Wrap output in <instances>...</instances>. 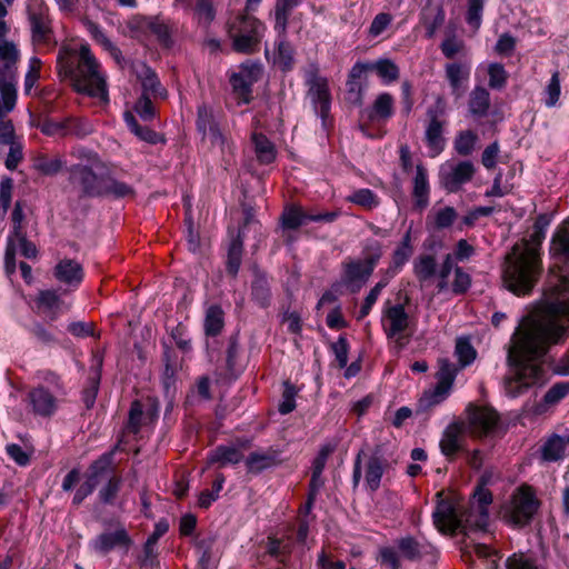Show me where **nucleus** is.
<instances>
[{"label": "nucleus", "instance_id": "obj_1", "mask_svg": "<svg viewBox=\"0 0 569 569\" xmlns=\"http://www.w3.org/2000/svg\"><path fill=\"white\" fill-rule=\"evenodd\" d=\"M550 251L559 264V273L550 278L545 292L546 311L551 318L532 322L509 348L507 362L512 373L505 377L503 387L510 398L546 383V370L533 361L542 358L551 345L559 343L567 331V327L558 323L556 318L569 322V220L558 227Z\"/></svg>", "mask_w": 569, "mask_h": 569}, {"label": "nucleus", "instance_id": "obj_2", "mask_svg": "<svg viewBox=\"0 0 569 569\" xmlns=\"http://www.w3.org/2000/svg\"><path fill=\"white\" fill-rule=\"evenodd\" d=\"M58 70L73 82L77 92L108 101L106 80L99 72V63L88 46H81L79 56L63 48L57 58Z\"/></svg>", "mask_w": 569, "mask_h": 569}, {"label": "nucleus", "instance_id": "obj_3", "mask_svg": "<svg viewBox=\"0 0 569 569\" xmlns=\"http://www.w3.org/2000/svg\"><path fill=\"white\" fill-rule=\"evenodd\" d=\"M540 273L539 252L526 243L523 247L515 246L512 248V253L507 257L502 279L509 291L517 296H525L531 292Z\"/></svg>", "mask_w": 569, "mask_h": 569}, {"label": "nucleus", "instance_id": "obj_4", "mask_svg": "<svg viewBox=\"0 0 569 569\" xmlns=\"http://www.w3.org/2000/svg\"><path fill=\"white\" fill-rule=\"evenodd\" d=\"M227 29L236 52L250 54L259 51L264 26L257 18L247 13L238 14L227 23Z\"/></svg>", "mask_w": 569, "mask_h": 569}, {"label": "nucleus", "instance_id": "obj_5", "mask_svg": "<svg viewBox=\"0 0 569 569\" xmlns=\"http://www.w3.org/2000/svg\"><path fill=\"white\" fill-rule=\"evenodd\" d=\"M363 259L345 263L343 282L353 284L363 283L372 274L377 263L382 257L381 243L377 240L368 241L362 251Z\"/></svg>", "mask_w": 569, "mask_h": 569}, {"label": "nucleus", "instance_id": "obj_6", "mask_svg": "<svg viewBox=\"0 0 569 569\" xmlns=\"http://www.w3.org/2000/svg\"><path fill=\"white\" fill-rule=\"evenodd\" d=\"M0 59L4 62L0 67V93L10 109L14 108L17 101L12 69L19 60V50L12 41L0 40Z\"/></svg>", "mask_w": 569, "mask_h": 569}, {"label": "nucleus", "instance_id": "obj_7", "mask_svg": "<svg viewBox=\"0 0 569 569\" xmlns=\"http://www.w3.org/2000/svg\"><path fill=\"white\" fill-rule=\"evenodd\" d=\"M540 507V501L529 486L518 488L511 498L506 517L517 527H525L531 522Z\"/></svg>", "mask_w": 569, "mask_h": 569}, {"label": "nucleus", "instance_id": "obj_8", "mask_svg": "<svg viewBox=\"0 0 569 569\" xmlns=\"http://www.w3.org/2000/svg\"><path fill=\"white\" fill-rule=\"evenodd\" d=\"M466 517L467 512H462L449 499H440L432 515L433 522L440 531H461L468 535L472 529H470V525L466 521Z\"/></svg>", "mask_w": 569, "mask_h": 569}, {"label": "nucleus", "instance_id": "obj_9", "mask_svg": "<svg viewBox=\"0 0 569 569\" xmlns=\"http://www.w3.org/2000/svg\"><path fill=\"white\" fill-rule=\"evenodd\" d=\"M446 116V101L442 97H438L432 106L427 109L428 126L425 132V139L428 148L435 152L440 153L445 148L443 129L446 121L442 119Z\"/></svg>", "mask_w": 569, "mask_h": 569}, {"label": "nucleus", "instance_id": "obj_10", "mask_svg": "<svg viewBox=\"0 0 569 569\" xmlns=\"http://www.w3.org/2000/svg\"><path fill=\"white\" fill-rule=\"evenodd\" d=\"M106 174H97L86 164H74L69 169V181L80 189V197H102Z\"/></svg>", "mask_w": 569, "mask_h": 569}, {"label": "nucleus", "instance_id": "obj_11", "mask_svg": "<svg viewBox=\"0 0 569 569\" xmlns=\"http://www.w3.org/2000/svg\"><path fill=\"white\" fill-rule=\"evenodd\" d=\"M467 420L470 433L487 436L492 433L499 423V415L488 407H479L470 403L467 408Z\"/></svg>", "mask_w": 569, "mask_h": 569}, {"label": "nucleus", "instance_id": "obj_12", "mask_svg": "<svg viewBox=\"0 0 569 569\" xmlns=\"http://www.w3.org/2000/svg\"><path fill=\"white\" fill-rule=\"evenodd\" d=\"M262 69L258 63H243L238 72L230 76V84L233 92L242 99L244 103L251 101L252 86L259 81Z\"/></svg>", "mask_w": 569, "mask_h": 569}, {"label": "nucleus", "instance_id": "obj_13", "mask_svg": "<svg viewBox=\"0 0 569 569\" xmlns=\"http://www.w3.org/2000/svg\"><path fill=\"white\" fill-rule=\"evenodd\" d=\"M492 502L491 492L478 486L472 495L471 508L467 512L466 521L472 531H485L488 525V506Z\"/></svg>", "mask_w": 569, "mask_h": 569}, {"label": "nucleus", "instance_id": "obj_14", "mask_svg": "<svg viewBox=\"0 0 569 569\" xmlns=\"http://www.w3.org/2000/svg\"><path fill=\"white\" fill-rule=\"evenodd\" d=\"M132 546V539L122 525H118L114 531H104L98 535L91 542L92 549L106 556L116 548L124 549L127 552Z\"/></svg>", "mask_w": 569, "mask_h": 569}, {"label": "nucleus", "instance_id": "obj_15", "mask_svg": "<svg viewBox=\"0 0 569 569\" xmlns=\"http://www.w3.org/2000/svg\"><path fill=\"white\" fill-rule=\"evenodd\" d=\"M306 84L316 111L325 120L329 114L331 102L327 79L320 77L317 71H311L307 76Z\"/></svg>", "mask_w": 569, "mask_h": 569}, {"label": "nucleus", "instance_id": "obj_16", "mask_svg": "<svg viewBox=\"0 0 569 569\" xmlns=\"http://www.w3.org/2000/svg\"><path fill=\"white\" fill-rule=\"evenodd\" d=\"M48 9L43 0H30L28 6V18L31 27L32 41L37 43L47 42L52 32L49 23Z\"/></svg>", "mask_w": 569, "mask_h": 569}, {"label": "nucleus", "instance_id": "obj_17", "mask_svg": "<svg viewBox=\"0 0 569 569\" xmlns=\"http://www.w3.org/2000/svg\"><path fill=\"white\" fill-rule=\"evenodd\" d=\"M131 71L141 82L142 93L154 98L164 99L168 96L167 89L161 84L156 71L142 61L130 62Z\"/></svg>", "mask_w": 569, "mask_h": 569}, {"label": "nucleus", "instance_id": "obj_18", "mask_svg": "<svg viewBox=\"0 0 569 569\" xmlns=\"http://www.w3.org/2000/svg\"><path fill=\"white\" fill-rule=\"evenodd\" d=\"M251 272L250 298L258 307L267 309L270 307L272 299L268 273L258 264L251 267Z\"/></svg>", "mask_w": 569, "mask_h": 569}, {"label": "nucleus", "instance_id": "obj_19", "mask_svg": "<svg viewBox=\"0 0 569 569\" xmlns=\"http://www.w3.org/2000/svg\"><path fill=\"white\" fill-rule=\"evenodd\" d=\"M196 126L197 130L202 134V138L209 134L213 144H218L222 149L224 148L227 138L221 132L212 109L207 104H201L198 107Z\"/></svg>", "mask_w": 569, "mask_h": 569}, {"label": "nucleus", "instance_id": "obj_20", "mask_svg": "<svg viewBox=\"0 0 569 569\" xmlns=\"http://www.w3.org/2000/svg\"><path fill=\"white\" fill-rule=\"evenodd\" d=\"M476 172L471 161H460L448 172H441V183L448 192H457L461 187L469 182Z\"/></svg>", "mask_w": 569, "mask_h": 569}, {"label": "nucleus", "instance_id": "obj_21", "mask_svg": "<svg viewBox=\"0 0 569 569\" xmlns=\"http://www.w3.org/2000/svg\"><path fill=\"white\" fill-rule=\"evenodd\" d=\"M57 393L44 386H38L29 391L28 402L34 415L50 417L57 410Z\"/></svg>", "mask_w": 569, "mask_h": 569}, {"label": "nucleus", "instance_id": "obj_22", "mask_svg": "<svg viewBox=\"0 0 569 569\" xmlns=\"http://www.w3.org/2000/svg\"><path fill=\"white\" fill-rule=\"evenodd\" d=\"M408 302L409 297L406 296L405 303H397L385 308L383 318L389 322V325L385 327V333L388 339H393L396 336L403 333L409 327V315L405 308V305Z\"/></svg>", "mask_w": 569, "mask_h": 569}, {"label": "nucleus", "instance_id": "obj_23", "mask_svg": "<svg viewBox=\"0 0 569 569\" xmlns=\"http://www.w3.org/2000/svg\"><path fill=\"white\" fill-rule=\"evenodd\" d=\"M393 102V97L390 93H380L371 107L361 110L360 120L377 123L386 122L395 113Z\"/></svg>", "mask_w": 569, "mask_h": 569}, {"label": "nucleus", "instance_id": "obj_24", "mask_svg": "<svg viewBox=\"0 0 569 569\" xmlns=\"http://www.w3.org/2000/svg\"><path fill=\"white\" fill-rule=\"evenodd\" d=\"M400 556L410 562L421 561L425 557L432 555L435 548L430 543L420 542L412 536H405L396 541Z\"/></svg>", "mask_w": 569, "mask_h": 569}, {"label": "nucleus", "instance_id": "obj_25", "mask_svg": "<svg viewBox=\"0 0 569 569\" xmlns=\"http://www.w3.org/2000/svg\"><path fill=\"white\" fill-rule=\"evenodd\" d=\"M387 465L388 461L383 458L381 446H376L366 465L365 479L370 491L375 492L379 489Z\"/></svg>", "mask_w": 569, "mask_h": 569}, {"label": "nucleus", "instance_id": "obj_26", "mask_svg": "<svg viewBox=\"0 0 569 569\" xmlns=\"http://www.w3.org/2000/svg\"><path fill=\"white\" fill-rule=\"evenodd\" d=\"M54 278L70 287H79L84 273L82 266L73 259H62L53 269Z\"/></svg>", "mask_w": 569, "mask_h": 569}, {"label": "nucleus", "instance_id": "obj_27", "mask_svg": "<svg viewBox=\"0 0 569 569\" xmlns=\"http://www.w3.org/2000/svg\"><path fill=\"white\" fill-rule=\"evenodd\" d=\"M466 429L467 427L463 421H455L445 429L440 440V449L448 459L452 460L461 449L460 438Z\"/></svg>", "mask_w": 569, "mask_h": 569}, {"label": "nucleus", "instance_id": "obj_28", "mask_svg": "<svg viewBox=\"0 0 569 569\" xmlns=\"http://www.w3.org/2000/svg\"><path fill=\"white\" fill-rule=\"evenodd\" d=\"M243 459V453L236 447L220 445L208 455V465L217 463L220 468L237 465Z\"/></svg>", "mask_w": 569, "mask_h": 569}, {"label": "nucleus", "instance_id": "obj_29", "mask_svg": "<svg viewBox=\"0 0 569 569\" xmlns=\"http://www.w3.org/2000/svg\"><path fill=\"white\" fill-rule=\"evenodd\" d=\"M569 396V381H559L552 385L543 395L541 402L536 406L535 413H543L548 408L558 405Z\"/></svg>", "mask_w": 569, "mask_h": 569}, {"label": "nucleus", "instance_id": "obj_30", "mask_svg": "<svg viewBox=\"0 0 569 569\" xmlns=\"http://www.w3.org/2000/svg\"><path fill=\"white\" fill-rule=\"evenodd\" d=\"M123 119L130 131L137 136L140 140L150 144L163 143L166 139L162 134L156 132L147 126H140L131 111L123 113Z\"/></svg>", "mask_w": 569, "mask_h": 569}, {"label": "nucleus", "instance_id": "obj_31", "mask_svg": "<svg viewBox=\"0 0 569 569\" xmlns=\"http://www.w3.org/2000/svg\"><path fill=\"white\" fill-rule=\"evenodd\" d=\"M242 253H243V237L242 231L239 230L238 234L232 238L229 243L227 261H226V270L228 274L232 278L238 276L241 262H242Z\"/></svg>", "mask_w": 569, "mask_h": 569}, {"label": "nucleus", "instance_id": "obj_32", "mask_svg": "<svg viewBox=\"0 0 569 569\" xmlns=\"http://www.w3.org/2000/svg\"><path fill=\"white\" fill-rule=\"evenodd\" d=\"M224 327V312L219 305H211L206 310L203 330L207 337L219 336Z\"/></svg>", "mask_w": 569, "mask_h": 569}, {"label": "nucleus", "instance_id": "obj_33", "mask_svg": "<svg viewBox=\"0 0 569 569\" xmlns=\"http://www.w3.org/2000/svg\"><path fill=\"white\" fill-rule=\"evenodd\" d=\"M469 77V68L462 63L453 62L446 64V78L452 90V94L460 98L463 93L461 84Z\"/></svg>", "mask_w": 569, "mask_h": 569}, {"label": "nucleus", "instance_id": "obj_34", "mask_svg": "<svg viewBox=\"0 0 569 569\" xmlns=\"http://www.w3.org/2000/svg\"><path fill=\"white\" fill-rule=\"evenodd\" d=\"M278 453L272 452H251L246 459L248 472L258 475L263 470L277 465Z\"/></svg>", "mask_w": 569, "mask_h": 569}, {"label": "nucleus", "instance_id": "obj_35", "mask_svg": "<svg viewBox=\"0 0 569 569\" xmlns=\"http://www.w3.org/2000/svg\"><path fill=\"white\" fill-rule=\"evenodd\" d=\"M413 197L416 198V206L420 209L427 207L429 201V183L427 170L422 164L417 166V172L413 180Z\"/></svg>", "mask_w": 569, "mask_h": 569}, {"label": "nucleus", "instance_id": "obj_36", "mask_svg": "<svg viewBox=\"0 0 569 569\" xmlns=\"http://www.w3.org/2000/svg\"><path fill=\"white\" fill-rule=\"evenodd\" d=\"M309 217L310 213H306L300 207L289 206L280 217L281 228L283 230H297L310 221Z\"/></svg>", "mask_w": 569, "mask_h": 569}, {"label": "nucleus", "instance_id": "obj_37", "mask_svg": "<svg viewBox=\"0 0 569 569\" xmlns=\"http://www.w3.org/2000/svg\"><path fill=\"white\" fill-rule=\"evenodd\" d=\"M252 142L258 161L261 164H269L276 159L273 143L263 133H253Z\"/></svg>", "mask_w": 569, "mask_h": 569}, {"label": "nucleus", "instance_id": "obj_38", "mask_svg": "<svg viewBox=\"0 0 569 569\" xmlns=\"http://www.w3.org/2000/svg\"><path fill=\"white\" fill-rule=\"evenodd\" d=\"M445 21V10L441 6H427L422 10V22L426 27V36L432 38L437 29Z\"/></svg>", "mask_w": 569, "mask_h": 569}, {"label": "nucleus", "instance_id": "obj_39", "mask_svg": "<svg viewBox=\"0 0 569 569\" xmlns=\"http://www.w3.org/2000/svg\"><path fill=\"white\" fill-rule=\"evenodd\" d=\"M490 107V94L483 87H476L469 99V111L477 117H485Z\"/></svg>", "mask_w": 569, "mask_h": 569}, {"label": "nucleus", "instance_id": "obj_40", "mask_svg": "<svg viewBox=\"0 0 569 569\" xmlns=\"http://www.w3.org/2000/svg\"><path fill=\"white\" fill-rule=\"evenodd\" d=\"M372 70L386 84L397 81L400 77L399 67L390 59L383 58L371 62Z\"/></svg>", "mask_w": 569, "mask_h": 569}, {"label": "nucleus", "instance_id": "obj_41", "mask_svg": "<svg viewBox=\"0 0 569 569\" xmlns=\"http://www.w3.org/2000/svg\"><path fill=\"white\" fill-rule=\"evenodd\" d=\"M413 272L420 282L437 274V261L433 254H420L413 262Z\"/></svg>", "mask_w": 569, "mask_h": 569}, {"label": "nucleus", "instance_id": "obj_42", "mask_svg": "<svg viewBox=\"0 0 569 569\" xmlns=\"http://www.w3.org/2000/svg\"><path fill=\"white\" fill-rule=\"evenodd\" d=\"M567 445L568 441L565 438L558 435H553L542 446L541 455L543 460L557 461L559 459H562L565 457Z\"/></svg>", "mask_w": 569, "mask_h": 569}, {"label": "nucleus", "instance_id": "obj_43", "mask_svg": "<svg viewBox=\"0 0 569 569\" xmlns=\"http://www.w3.org/2000/svg\"><path fill=\"white\" fill-rule=\"evenodd\" d=\"M102 197H113L116 199L132 197L134 189L126 182L119 181L109 174L104 176Z\"/></svg>", "mask_w": 569, "mask_h": 569}, {"label": "nucleus", "instance_id": "obj_44", "mask_svg": "<svg viewBox=\"0 0 569 569\" xmlns=\"http://www.w3.org/2000/svg\"><path fill=\"white\" fill-rule=\"evenodd\" d=\"M149 31L156 36L159 44L164 49H171L173 47L172 32L170 27L160 20L159 18H152V22L149 27Z\"/></svg>", "mask_w": 569, "mask_h": 569}, {"label": "nucleus", "instance_id": "obj_45", "mask_svg": "<svg viewBox=\"0 0 569 569\" xmlns=\"http://www.w3.org/2000/svg\"><path fill=\"white\" fill-rule=\"evenodd\" d=\"M455 355L458 358L460 367L463 368L473 362L477 351L468 337H459L456 340Z\"/></svg>", "mask_w": 569, "mask_h": 569}, {"label": "nucleus", "instance_id": "obj_46", "mask_svg": "<svg viewBox=\"0 0 569 569\" xmlns=\"http://www.w3.org/2000/svg\"><path fill=\"white\" fill-rule=\"evenodd\" d=\"M456 375V366L448 359L441 360L439 371L437 372L439 390L449 391L453 385Z\"/></svg>", "mask_w": 569, "mask_h": 569}, {"label": "nucleus", "instance_id": "obj_47", "mask_svg": "<svg viewBox=\"0 0 569 569\" xmlns=\"http://www.w3.org/2000/svg\"><path fill=\"white\" fill-rule=\"evenodd\" d=\"M13 108H10L6 104V101L2 99L0 101V143L2 144H12L14 143V127L11 120L4 121L3 118L6 113L12 111Z\"/></svg>", "mask_w": 569, "mask_h": 569}, {"label": "nucleus", "instance_id": "obj_48", "mask_svg": "<svg viewBox=\"0 0 569 569\" xmlns=\"http://www.w3.org/2000/svg\"><path fill=\"white\" fill-rule=\"evenodd\" d=\"M168 530H169V523L167 520L161 519L156 523L153 532L148 537V539L143 546L144 562L149 558L154 557V547H156L158 540L163 535H166L168 532Z\"/></svg>", "mask_w": 569, "mask_h": 569}, {"label": "nucleus", "instance_id": "obj_49", "mask_svg": "<svg viewBox=\"0 0 569 569\" xmlns=\"http://www.w3.org/2000/svg\"><path fill=\"white\" fill-rule=\"evenodd\" d=\"M449 391L439 390V386L436 385L435 389L431 391H426L423 396L419 399L417 406V413L427 412L432 407L439 405L441 401L446 399Z\"/></svg>", "mask_w": 569, "mask_h": 569}, {"label": "nucleus", "instance_id": "obj_50", "mask_svg": "<svg viewBox=\"0 0 569 569\" xmlns=\"http://www.w3.org/2000/svg\"><path fill=\"white\" fill-rule=\"evenodd\" d=\"M37 303L40 308L51 311V321L57 319L58 313L56 310L59 308L61 300L54 290L40 291L37 298Z\"/></svg>", "mask_w": 569, "mask_h": 569}, {"label": "nucleus", "instance_id": "obj_51", "mask_svg": "<svg viewBox=\"0 0 569 569\" xmlns=\"http://www.w3.org/2000/svg\"><path fill=\"white\" fill-rule=\"evenodd\" d=\"M477 134L471 130H465L458 133L455 139V150L460 156H469L475 149Z\"/></svg>", "mask_w": 569, "mask_h": 569}, {"label": "nucleus", "instance_id": "obj_52", "mask_svg": "<svg viewBox=\"0 0 569 569\" xmlns=\"http://www.w3.org/2000/svg\"><path fill=\"white\" fill-rule=\"evenodd\" d=\"M63 162L60 158L50 159L44 154H40L34 159L33 167L37 171L44 176H54L62 169Z\"/></svg>", "mask_w": 569, "mask_h": 569}, {"label": "nucleus", "instance_id": "obj_53", "mask_svg": "<svg viewBox=\"0 0 569 569\" xmlns=\"http://www.w3.org/2000/svg\"><path fill=\"white\" fill-rule=\"evenodd\" d=\"M122 478L112 476L107 483L99 490V499L104 505H112L120 491Z\"/></svg>", "mask_w": 569, "mask_h": 569}, {"label": "nucleus", "instance_id": "obj_54", "mask_svg": "<svg viewBox=\"0 0 569 569\" xmlns=\"http://www.w3.org/2000/svg\"><path fill=\"white\" fill-rule=\"evenodd\" d=\"M298 4L297 0H279L276 6V24L274 28L280 32H284L287 28L288 17L291 10Z\"/></svg>", "mask_w": 569, "mask_h": 569}, {"label": "nucleus", "instance_id": "obj_55", "mask_svg": "<svg viewBox=\"0 0 569 569\" xmlns=\"http://www.w3.org/2000/svg\"><path fill=\"white\" fill-rule=\"evenodd\" d=\"M274 64H277L282 71H288L293 64V49L287 41L281 40L278 43V50L274 56Z\"/></svg>", "mask_w": 569, "mask_h": 569}, {"label": "nucleus", "instance_id": "obj_56", "mask_svg": "<svg viewBox=\"0 0 569 569\" xmlns=\"http://www.w3.org/2000/svg\"><path fill=\"white\" fill-rule=\"evenodd\" d=\"M483 8L485 0H468L467 2L466 22L473 30H478L481 26Z\"/></svg>", "mask_w": 569, "mask_h": 569}, {"label": "nucleus", "instance_id": "obj_57", "mask_svg": "<svg viewBox=\"0 0 569 569\" xmlns=\"http://www.w3.org/2000/svg\"><path fill=\"white\" fill-rule=\"evenodd\" d=\"M297 388L289 381L286 380L283 382V392H282V400L279 403L278 411L281 415H288L292 412L296 408V396H297Z\"/></svg>", "mask_w": 569, "mask_h": 569}, {"label": "nucleus", "instance_id": "obj_58", "mask_svg": "<svg viewBox=\"0 0 569 569\" xmlns=\"http://www.w3.org/2000/svg\"><path fill=\"white\" fill-rule=\"evenodd\" d=\"M489 74V87L491 89H502L505 88L508 79L507 71L505 70L503 64L495 62L490 63L488 67Z\"/></svg>", "mask_w": 569, "mask_h": 569}, {"label": "nucleus", "instance_id": "obj_59", "mask_svg": "<svg viewBox=\"0 0 569 569\" xmlns=\"http://www.w3.org/2000/svg\"><path fill=\"white\" fill-rule=\"evenodd\" d=\"M133 110L141 120L151 121L156 118V108L148 94H141L133 106Z\"/></svg>", "mask_w": 569, "mask_h": 569}, {"label": "nucleus", "instance_id": "obj_60", "mask_svg": "<svg viewBox=\"0 0 569 569\" xmlns=\"http://www.w3.org/2000/svg\"><path fill=\"white\" fill-rule=\"evenodd\" d=\"M93 132V126L86 119H67V136L84 138Z\"/></svg>", "mask_w": 569, "mask_h": 569}, {"label": "nucleus", "instance_id": "obj_61", "mask_svg": "<svg viewBox=\"0 0 569 569\" xmlns=\"http://www.w3.org/2000/svg\"><path fill=\"white\" fill-rule=\"evenodd\" d=\"M143 416V406L139 400H134L131 403L129 410V418L127 423V430L131 433L137 435L141 428V419Z\"/></svg>", "mask_w": 569, "mask_h": 569}, {"label": "nucleus", "instance_id": "obj_62", "mask_svg": "<svg viewBox=\"0 0 569 569\" xmlns=\"http://www.w3.org/2000/svg\"><path fill=\"white\" fill-rule=\"evenodd\" d=\"M13 180L10 177L2 178L0 182V219L3 218L11 204Z\"/></svg>", "mask_w": 569, "mask_h": 569}, {"label": "nucleus", "instance_id": "obj_63", "mask_svg": "<svg viewBox=\"0 0 569 569\" xmlns=\"http://www.w3.org/2000/svg\"><path fill=\"white\" fill-rule=\"evenodd\" d=\"M100 377L98 375L92 376L88 379L87 386L82 391V401L87 409H91L94 406L97 395L99 391Z\"/></svg>", "mask_w": 569, "mask_h": 569}, {"label": "nucleus", "instance_id": "obj_64", "mask_svg": "<svg viewBox=\"0 0 569 569\" xmlns=\"http://www.w3.org/2000/svg\"><path fill=\"white\" fill-rule=\"evenodd\" d=\"M348 200L358 206L371 209L378 204L376 194L370 189H359L355 191Z\"/></svg>", "mask_w": 569, "mask_h": 569}]
</instances>
